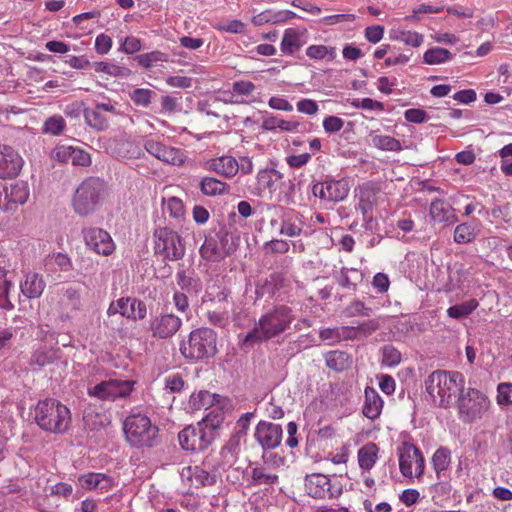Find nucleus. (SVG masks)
<instances>
[{
  "instance_id": "obj_1",
  "label": "nucleus",
  "mask_w": 512,
  "mask_h": 512,
  "mask_svg": "<svg viewBox=\"0 0 512 512\" xmlns=\"http://www.w3.org/2000/svg\"><path fill=\"white\" fill-rule=\"evenodd\" d=\"M466 380L459 371L435 370L425 379V391L431 403L443 409L451 408L465 390Z\"/></svg>"
},
{
  "instance_id": "obj_2",
  "label": "nucleus",
  "mask_w": 512,
  "mask_h": 512,
  "mask_svg": "<svg viewBox=\"0 0 512 512\" xmlns=\"http://www.w3.org/2000/svg\"><path fill=\"white\" fill-rule=\"evenodd\" d=\"M293 309L286 304L274 305L265 312L246 336L245 342H262L279 336L288 329L295 320Z\"/></svg>"
},
{
  "instance_id": "obj_3",
  "label": "nucleus",
  "mask_w": 512,
  "mask_h": 512,
  "mask_svg": "<svg viewBox=\"0 0 512 512\" xmlns=\"http://www.w3.org/2000/svg\"><path fill=\"white\" fill-rule=\"evenodd\" d=\"M34 419L42 430L54 434L65 433L72 422L70 409L54 398H46L37 402Z\"/></svg>"
},
{
  "instance_id": "obj_4",
  "label": "nucleus",
  "mask_w": 512,
  "mask_h": 512,
  "mask_svg": "<svg viewBox=\"0 0 512 512\" xmlns=\"http://www.w3.org/2000/svg\"><path fill=\"white\" fill-rule=\"evenodd\" d=\"M222 421L221 416L208 414L195 426L184 428L178 435L180 446L192 452L206 449L215 440Z\"/></svg>"
},
{
  "instance_id": "obj_5",
  "label": "nucleus",
  "mask_w": 512,
  "mask_h": 512,
  "mask_svg": "<svg viewBox=\"0 0 512 512\" xmlns=\"http://www.w3.org/2000/svg\"><path fill=\"white\" fill-rule=\"evenodd\" d=\"M107 197V186L99 177H87L72 196L73 211L82 217L94 213Z\"/></svg>"
},
{
  "instance_id": "obj_6",
  "label": "nucleus",
  "mask_w": 512,
  "mask_h": 512,
  "mask_svg": "<svg viewBox=\"0 0 512 512\" xmlns=\"http://www.w3.org/2000/svg\"><path fill=\"white\" fill-rule=\"evenodd\" d=\"M123 432L127 443L135 448H152L158 444L159 428L142 413H133L123 422Z\"/></svg>"
},
{
  "instance_id": "obj_7",
  "label": "nucleus",
  "mask_w": 512,
  "mask_h": 512,
  "mask_svg": "<svg viewBox=\"0 0 512 512\" xmlns=\"http://www.w3.org/2000/svg\"><path fill=\"white\" fill-rule=\"evenodd\" d=\"M180 351L186 359L193 361L212 358L217 353V334L210 328L201 327L190 332Z\"/></svg>"
},
{
  "instance_id": "obj_8",
  "label": "nucleus",
  "mask_w": 512,
  "mask_h": 512,
  "mask_svg": "<svg viewBox=\"0 0 512 512\" xmlns=\"http://www.w3.org/2000/svg\"><path fill=\"white\" fill-rule=\"evenodd\" d=\"M239 246V236L221 228L214 234H209L202 246L200 255L210 262H219L233 254Z\"/></svg>"
},
{
  "instance_id": "obj_9",
  "label": "nucleus",
  "mask_w": 512,
  "mask_h": 512,
  "mask_svg": "<svg viewBox=\"0 0 512 512\" xmlns=\"http://www.w3.org/2000/svg\"><path fill=\"white\" fill-rule=\"evenodd\" d=\"M454 405L457 408L459 419L464 423H472L481 419L489 410L490 400L479 389L465 387L464 392L458 395Z\"/></svg>"
},
{
  "instance_id": "obj_10",
  "label": "nucleus",
  "mask_w": 512,
  "mask_h": 512,
  "mask_svg": "<svg viewBox=\"0 0 512 512\" xmlns=\"http://www.w3.org/2000/svg\"><path fill=\"white\" fill-rule=\"evenodd\" d=\"M154 251L167 261H177L185 255V243L182 237L168 227H161L154 231Z\"/></svg>"
},
{
  "instance_id": "obj_11",
  "label": "nucleus",
  "mask_w": 512,
  "mask_h": 512,
  "mask_svg": "<svg viewBox=\"0 0 512 512\" xmlns=\"http://www.w3.org/2000/svg\"><path fill=\"white\" fill-rule=\"evenodd\" d=\"M399 469L407 478H420L424 474L425 459L419 448L410 442H403L398 447Z\"/></svg>"
},
{
  "instance_id": "obj_12",
  "label": "nucleus",
  "mask_w": 512,
  "mask_h": 512,
  "mask_svg": "<svg viewBox=\"0 0 512 512\" xmlns=\"http://www.w3.org/2000/svg\"><path fill=\"white\" fill-rule=\"evenodd\" d=\"M305 490L309 496L316 499H333L342 494L343 486L339 480H332L321 473H313L305 478Z\"/></svg>"
},
{
  "instance_id": "obj_13",
  "label": "nucleus",
  "mask_w": 512,
  "mask_h": 512,
  "mask_svg": "<svg viewBox=\"0 0 512 512\" xmlns=\"http://www.w3.org/2000/svg\"><path fill=\"white\" fill-rule=\"evenodd\" d=\"M135 381L109 379L89 388L88 393L103 401H115L127 398L134 390Z\"/></svg>"
},
{
  "instance_id": "obj_14",
  "label": "nucleus",
  "mask_w": 512,
  "mask_h": 512,
  "mask_svg": "<svg viewBox=\"0 0 512 512\" xmlns=\"http://www.w3.org/2000/svg\"><path fill=\"white\" fill-rule=\"evenodd\" d=\"M82 234L86 246L95 253L109 256L114 252L115 244L107 231L98 227H89L83 229Z\"/></svg>"
},
{
  "instance_id": "obj_15",
  "label": "nucleus",
  "mask_w": 512,
  "mask_h": 512,
  "mask_svg": "<svg viewBox=\"0 0 512 512\" xmlns=\"http://www.w3.org/2000/svg\"><path fill=\"white\" fill-rule=\"evenodd\" d=\"M108 315L121 314L131 320H142L147 315L146 304L133 297H122L113 301L108 310Z\"/></svg>"
},
{
  "instance_id": "obj_16",
  "label": "nucleus",
  "mask_w": 512,
  "mask_h": 512,
  "mask_svg": "<svg viewBox=\"0 0 512 512\" xmlns=\"http://www.w3.org/2000/svg\"><path fill=\"white\" fill-rule=\"evenodd\" d=\"M349 191L350 187L345 179L316 183L312 188L314 196L329 202L344 200L348 196Z\"/></svg>"
},
{
  "instance_id": "obj_17",
  "label": "nucleus",
  "mask_w": 512,
  "mask_h": 512,
  "mask_svg": "<svg viewBox=\"0 0 512 512\" xmlns=\"http://www.w3.org/2000/svg\"><path fill=\"white\" fill-rule=\"evenodd\" d=\"M182 320L173 313L160 314L150 321L151 335L157 339H168L175 335L181 328Z\"/></svg>"
},
{
  "instance_id": "obj_18",
  "label": "nucleus",
  "mask_w": 512,
  "mask_h": 512,
  "mask_svg": "<svg viewBox=\"0 0 512 512\" xmlns=\"http://www.w3.org/2000/svg\"><path fill=\"white\" fill-rule=\"evenodd\" d=\"M144 148L157 159L172 165L181 166L186 160V156L181 149L167 146L154 139L145 140Z\"/></svg>"
},
{
  "instance_id": "obj_19",
  "label": "nucleus",
  "mask_w": 512,
  "mask_h": 512,
  "mask_svg": "<svg viewBox=\"0 0 512 512\" xmlns=\"http://www.w3.org/2000/svg\"><path fill=\"white\" fill-rule=\"evenodd\" d=\"M283 430L279 424L260 421L255 430V439L263 449L278 447L282 441Z\"/></svg>"
},
{
  "instance_id": "obj_20",
  "label": "nucleus",
  "mask_w": 512,
  "mask_h": 512,
  "mask_svg": "<svg viewBox=\"0 0 512 512\" xmlns=\"http://www.w3.org/2000/svg\"><path fill=\"white\" fill-rule=\"evenodd\" d=\"M23 166V159L12 147L0 144V178L17 176Z\"/></svg>"
},
{
  "instance_id": "obj_21",
  "label": "nucleus",
  "mask_w": 512,
  "mask_h": 512,
  "mask_svg": "<svg viewBox=\"0 0 512 512\" xmlns=\"http://www.w3.org/2000/svg\"><path fill=\"white\" fill-rule=\"evenodd\" d=\"M379 189L371 183H365L359 187V201L356 209L360 210L363 221L372 222L373 210L378 202Z\"/></svg>"
},
{
  "instance_id": "obj_22",
  "label": "nucleus",
  "mask_w": 512,
  "mask_h": 512,
  "mask_svg": "<svg viewBox=\"0 0 512 512\" xmlns=\"http://www.w3.org/2000/svg\"><path fill=\"white\" fill-rule=\"evenodd\" d=\"M181 477L190 489H199L215 483V476L200 466L184 467Z\"/></svg>"
},
{
  "instance_id": "obj_23",
  "label": "nucleus",
  "mask_w": 512,
  "mask_h": 512,
  "mask_svg": "<svg viewBox=\"0 0 512 512\" xmlns=\"http://www.w3.org/2000/svg\"><path fill=\"white\" fill-rule=\"evenodd\" d=\"M3 192L5 194L4 210H12L26 203L29 197V186L27 182L15 181L3 186Z\"/></svg>"
},
{
  "instance_id": "obj_24",
  "label": "nucleus",
  "mask_w": 512,
  "mask_h": 512,
  "mask_svg": "<svg viewBox=\"0 0 512 512\" xmlns=\"http://www.w3.org/2000/svg\"><path fill=\"white\" fill-rule=\"evenodd\" d=\"M78 484L86 490H98L101 493L110 491L115 485L111 476L96 472L81 474L78 477Z\"/></svg>"
},
{
  "instance_id": "obj_25",
  "label": "nucleus",
  "mask_w": 512,
  "mask_h": 512,
  "mask_svg": "<svg viewBox=\"0 0 512 512\" xmlns=\"http://www.w3.org/2000/svg\"><path fill=\"white\" fill-rule=\"evenodd\" d=\"M307 29L288 28L284 31L280 43L281 51L286 55H292L306 44Z\"/></svg>"
},
{
  "instance_id": "obj_26",
  "label": "nucleus",
  "mask_w": 512,
  "mask_h": 512,
  "mask_svg": "<svg viewBox=\"0 0 512 512\" xmlns=\"http://www.w3.org/2000/svg\"><path fill=\"white\" fill-rule=\"evenodd\" d=\"M429 215L433 221L452 225L458 222L455 209L445 200L434 199L430 204Z\"/></svg>"
},
{
  "instance_id": "obj_27",
  "label": "nucleus",
  "mask_w": 512,
  "mask_h": 512,
  "mask_svg": "<svg viewBox=\"0 0 512 512\" xmlns=\"http://www.w3.org/2000/svg\"><path fill=\"white\" fill-rule=\"evenodd\" d=\"M46 287L43 276L36 272H28L24 276V280L20 283L21 293L27 299H36L41 297Z\"/></svg>"
},
{
  "instance_id": "obj_28",
  "label": "nucleus",
  "mask_w": 512,
  "mask_h": 512,
  "mask_svg": "<svg viewBox=\"0 0 512 512\" xmlns=\"http://www.w3.org/2000/svg\"><path fill=\"white\" fill-rule=\"evenodd\" d=\"M207 168L225 178H232L240 170V165L234 157L224 155L208 161Z\"/></svg>"
},
{
  "instance_id": "obj_29",
  "label": "nucleus",
  "mask_w": 512,
  "mask_h": 512,
  "mask_svg": "<svg viewBox=\"0 0 512 512\" xmlns=\"http://www.w3.org/2000/svg\"><path fill=\"white\" fill-rule=\"evenodd\" d=\"M383 400L379 393L372 387H366L364 391V403L362 413L370 420L377 419L383 409Z\"/></svg>"
},
{
  "instance_id": "obj_30",
  "label": "nucleus",
  "mask_w": 512,
  "mask_h": 512,
  "mask_svg": "<svg viewBox=\"0 0 512 512\" xmlns=\"http://www.w3.org/2000/svg\"><path fill=\"white\" fill-rule=\"evenodd\" d=\"M389 38L392 41H398L413 48L420 47L424 42L423 34L401 28L391 29L389 31Z\"/></svg>"
},
{
  "instance_id": "obj_31",
  "label": "nucleus",
  "mask_w": 512,
  "mask_h": 512,
  "mask_svg": "<svg viewBox=\"0 0 512 512\" xmlns=\"http://www.w3.org/2000/svg\"><path fill=\"white\" fill-rule=\"evenodd\" d=\"M199 189L205 196L215 197L229 193L230 186L214 177H204L199 183Z\"/></svg>"
},
{
  "instance_id": "obj_32",
  "label": "nucleus",
  "mask_w": 512,
  "mask_h": 512,
  "mask_svg": "<svg viewBox=\"0 0 512 512\" xmlns=\"http://www.w3.org/2000/svg\"><path fill=\"white\" fill-rule=\"evenodd\" d=\"M304 227V218L300 213H292L287 215L281 225L280 233L288 237H296L301 235Z\"/></svg>"
},
{
  "instance_id": "obj_33",
  "label": "nucleus",
  "mask_w": 512,
  "mask_h": 512,
  "mask_svg": "<svg viewBox=\"0 0 512 512\" xmlns=\"http://www.w3.org/2000/svg\"><path fill=\"white\" fill-rule=\"evenodd\" d=\"M379 448L375 443H367L358 450V464L362 470L369 471L375 465Z\"/></svg>"
},
{
  "instance_id": "obj_34",
  "label": "nucleus",
  "mask_w": 512,
  "mask_h": 512,
  "mask_svg": "<svg viewBox=\"0 0 512 512\" xmlns=\"http://www.w3.org/2000/svg\"><path fill=\"white\" fill-rule=\"evenodd\" d=\"M325 362L329 369L342 372L351 365V357L344 351H330L325 355Z\"/></svg>"
},
{
  "instance_id": "obj_35",
  "label": "nucleus",
  "mask_w": 512,
  "mask_h": 512,
  "mask_svg": "<svg viewBox=\"0 0 512 512\" xmlns=\"http://www.w3.org/2000/svg\"><path fill=\"white\" fill-rule=\"evenodd\" d=\"M282 179V174L275 169L261 170L257 174V183L260 189L270 192L277 189L278 183Z\"/></svg>"
},
{
  "instance_id": "obj_36",
  "label": "nucleus",
  "mask_w": 512,
  "mask_h": 512,
  "mask_svg": "<svg viewBox=\"0 0 512 512\" xmlns=\"http://www.w3.org/2000/svg\"><path fill=\"white\" fill-rule=\"evenodd\" d=\"M92 68L98 73H105L113 77L127 78L132 74V71L127 67L105 61L92 63Z\"/></svg>"
},
{
  "instance_id": "obj_37",
  "label": "nucleus",
  "mask_w": 512,
  "mask_h": 512,
  "mask_svg": "<svg viewBox=\"0 0 512 512\" xmlns=\"http://www.w3.org/2000/svg\"><path fill=\"white\" fill-rule=\"evenodd\" d=\"M60 304L63 309L76 311L81 306V291L80 289L69 286L62 290Z\"/></svg>"
},
{
  "instance_id": "obj_38",
  "label": "nucleus",
  "mask_w": 512,
  "mask_h": 512,
  "mask_svg": "<svg viewBox=\"0 0 512 512\" xmlns=\"http://www.w3.org/2000/svg\"><path fill=\"white\" fill-rule=\"evenodd\" d=\"M453 54L446 48L433 47L428 49L423 54V63L427 65H440L450 61Z\"/></svg>"
},
{
  "instance_id": "obj_39",
  "label": "nucleus",
  "mask_w": 512,
  "mask_h": 512,
  "mask_svg": "<svg viewBox=\"0 0 512 512\" xmlns=\"http://www.w3.org/2000/svg\"><path fill=\"white\" fill-rule=\"evenodd\" d=\"M432 466L438 478L451 464V452L446 447L438 448L432 456Z\"/></svg>"
},
{
  "instance_id": "obj_40",
  "label": "nucleus",
  "mask_w": 512,
  "mask_h": 512,
  "mask_svg": "<svg viewBox=\"0 0 512 512\" xmlns=\"http://www.w3.org/2000/svg\"><path fill=\"white\" fill-rule=\"evenodd\" d=\"M289 285V279L282 272H274L266 279L263 290L271 295H276Z\"/></svg>"
},
{
  "instance_id": "obj_41",
  "label": "nucleus",
  "mask_w": 512,
  "mask_h": 512,
  "mask_svg": "<svg viewBox=\"0 0 512 512\" xmlns=\"http://www.w3.org/2000/svg\"><path fill=\"white\" fill-rule=\"evenodd\" d=\"M306 55L310 59L331 62L337 57V50L335 47L326 45H310L306 48Z\"/></svg>"
},
{
  "instance_id": "obj_42",
  "label": "nucleus",
  "mask_w": 512,
  "mask_h": 512,
  "mask_svg": "<svg viewBox=\"0 0 512 512\" xmlns=\"http://www.w3.org/2000/svg\"><path fill=\"white\" fill-rule=\"evenodd\" d=\"M84 117L86 123L98 130V131H104L109 127V120L107 117H105L104 113L99 111L98 109L91 108V109H85L84 111Z\"/></svg>"
},
{
  "instance_id": "obj_43",
  "label": "nucleus",
  "mask_w": 512,
  "mask_h": 512,
  "mask_svg": "<svg viewBox=\"0 0 512 512\" xmlns=\"http://www.w3.org/2000/svg\"><path fill=\"white\" fill-rule=\"evenodd\" d=\"M372 145L382 151L400 152L403 149L398 139L388 135H374Z\"/></svg>"
},
{
  "instance_id": "obj_44",
  "label": "nucleus",
  "mask_w": 512,
  "mask_h": 512,
  "mask_svg": "<svg viewBox=\"0 0 512 512\" xmlns=\"http://www.w3.org/2000/svg\"><path fill=\"white\" fill-rule=\"evenodd\" d=\"M479 303L476 299H470L460 304L453 305L447 309L449 317L460 319L469 316L474 310L477 309Z\"/></svg>"
},
{
  "instance_id": "obj_45",
  "label": "nucleus",
  "mask_w": 512,
  "mask_h": 512,
  "mask_svg": "<svg viewBox=\"0 0 512 512\" xmlns=\"http://www.w3.org/2000/svg\"><path fill=\"white\" fill-rule=\"evenodd\" d=\"M477 237L475 228L468 223L458 224L454 229L453 239L457 244L473 242Z\"/></svg>"
},
{
  "instance_id": "obj_46",
  "label": "nucleus",
  "mask_w": 512,
  "mask_h": 512,
  "mask_svg": "<svg viewBox=\"0 0 512 512\" xmlns=\"http://www.w3.org/2000/svg\"><path fill=\"white\" fill-rule=\"evenodd\" d=\"M12 282L7 279V272L0 268V307L3 309H12L14 307L10 300L9 291Z\"/></svg>"
},
{
  "instance_id": "obj_47",
  "label": "nucleus",
  "mask_w": 512,
  "mask_h": 512,
  "mask_svg": "<svg viewBox=\"0 0 512 512\" xmlns=\"http://www.w3.org/2000/svg\"><path fill=\"white\" fill-rule=\"evenodd\" d=\"M66 127L65 119L61 115H53L48 117L42 127L45 134L53 136L61 135Z\"/></svg>"
},
{
  "instance_id": "obj_48",
  "label": "nucleus",
  "mask_w": 512,
  "mask_h": 512,
  "mask_svg": "<svg viewBox=\"0 0 512 512\" xmlns=\"http://www.w3.org/2000/svg\"><path fill=\"white\" fill-rule=\"evenodd\" d=\"M251 478L254 484H275L278 481L276 474L270 473L264 467H255L252 469Z\"/></svg>"
},
{
  "instance_id": "obj_49",
  "label": "nucleus",
  "mask_w": 512,
  "mask_h": 512,
  "mask_svg": "<svg viewBox=\"0 0 512 512\" xmlns=\"http://www.w3.org/2000/svg\"><path fill=\"white\" fill-rule=\"evenodd\" d=\"M371 309L367 307L361 300H353L343 310L345 317L351 318L356 316H368Z\"/></svg>"
},
{
  "instance_id": "obj_50",
  "label": "nucleus",
  "mask_w": 512,
  "mask_h": 512,
  "mask_svg": "<svg viewBox=\"0 0 512 512\" xmlns=\"http://www.w3.org/2000/svg\"><path fill=\"white\" fill-rule=\"evenodd\" d=\"M135 60L137 63L144 67V68H150L157 62L165 61V54L161 51H152L149 53H143L140 55H137L135 57Z\"/></svg>"
},
{
  "instance_id": "obj_51",
  "label": "nucleus",
  "mask_w": 512,
  "mask_h": 512,
  "mask_svg": "<svg viewBox=\"0 0 512 512\" xmlns=\"http://www.w3.org/2000/svg\"><path fill=\"white\" fill-rule=\"evenodd\" d=\"M154 92L150 89L137 88L130 93V98L137 106L148 107Z\"/></svg>"
},
{
  "instance_id": "obj_52",
  "label": "nucleus",
  "mask_w": 512,
  "mask_h": 512,
  "mask_svg": "<svg viewBox=\"0 0 512 512\" xmlns=\"http://www.w3.org/2000/svg\"><path fill=\"white\" fill-rule=\"evenodd\" d=\"M74 146L57 144L52 150L51 158L60 163H71Z\"/></svg>"
},
{
  "instance_id": "obj_53",
  "label": "nucleus",
  "mask_w": 512,
  "mask_h": 512,
  "mask_svg": "<svg viewBox=\"0 0 512 512\" xmlns=\"http://www.w3.org/2000/svg\"><path fill=\"white\" fill-rule=\"evenodd\" d=\"M47 261L48 263L56 265L58 269L63 272H68L72 269L71 258L67 254L61 252L48 255Z\"/></svg>"
},
{
  "instance_id": "obj_54",
  "label": "nucleus",
  "mask_w": 512,
  "mask_h": 512,
  "mask_svg": "<svg viewBox=\"0 0 512 512\" xmlns=\"http://www.w3.org/2000/svg\"><path fill=\"white\" fill-rule=\"evenodd\" d=\"M382 356V364L388 367L396 366L401 362V353L392 345L383 347Z\"/></svg>"
},
{
  "instance_id": "obj_55",
  "label": "nucleus",
  "mask_w": 512,
  "mask_h": 512,
  "mask_svg": "<svg viewBox=\"0 0 512 512\" xmlns=\"http://www.w3.org/2000/svg\"><path fill=\"white\" fill-rule=\"evenodd\" d=\"M166 209L173 218H182L185 214V206L183 201L177 197H170L166 202Z\"/></svg>"
},
{
  "instance_id": "obj_56",
  "label": "nucleus",
  "mask_w": 512,
  "mask_h": 512,
  "mask_svg": "<svg viewBox=\"0 0 512 512\" xmlns=\"http://www.w3.org/2000/svg\"><path fill=\"white\" fill-rule=\"evenodd\" d=\"M266 253L285 254L289 251L290 245L286 240L273 239L264 244Z\"/></svg>"
},
{
  "instance_id": "obj_57",
  "label": "nucleus",
  "mask_w": 512,
  "mask_h": 512,
  "mask_svg": "<svg viewBox=\"0 0 512 512\" xmlns=\"http://www.w3.org/2000/svg\"><path fill=\"white\" fill-rule=\"evenodd\" d=\"M214 28L220 32H228L232 34H241L245 31L246 25L240 20H231L227 23H218Z\"/></svg>"
},
{
  "instance_id": "obj_58",
  "label": "nucleus",
  "mask_w": 512,
  "mask_h": 512,
  "mask_svg": "<svg viewBox=\"0 0 512 512\" xmlns=\"http://www.w3.org/2000/svg\"><path fill=\"white\" fill-rule=\"evenodd\" d=\"M350 104L357 109H364V110H378L383 111L384 110V104L380 101L373 100L371 98H364V99H353L350 101Z\"/></svg>"
},
{
  "instance_id": "obj_59",
  "label": "nucleus",
  "mask_w": 512,
  "mask_h": 512,
  "mask_svg": "<svg viewBox=\"0 0 512 512\" xmlns=\"http://www.w3.org/2000/svg\"><path fill=\"white\" fill-rule=\"evenodd\" d=\"M497 403L499 405L512 404V383H500L497 387Z\"/></svg>"
},
{
  "instance_id": "obj_60",
  "label": "nucleus",
  "mask_w": 512,
  "mask_h": 512,
  "mask_svg": "<svg viewBox=\"0 0 512 512\" xmlns=\"http://www.w3.org/2000/svg\"><path fill=\"white\" fill-rule=\"evenodd\" d=\"M71 163L74 166H90L92 163L91 155L79 147H74L72 151Z\"/></svg>"
},
{
  "instance_id": "obj_61",
  "label": "nucleus",
  "mask_w": 512,
  "mask_h": 512,
  "mask_svg": "<svg viewBox=\"0 0 512 512\" xmlns=\"http://www.w3.org/2000/svg\"><path fill=\"white\" fill-rule=\"evenodd\" d=\"M141 49V40L135 36H127L121 41L120 50L126 54H134Z\"/></svg>"
},
{
  "instance_id": "obj_62",
  "label": "nucleus",
  "mask_w": 512,
  "mask_h": 512,
  "mask_svg": "<svg viewBox=\"0 0 512 512\" xmlns=\"http://www.w3.org/2000/svg\"><path fill=\"white\" fill-rule=\"evenodd\" d=\"M252 23L256 26H262L266 23H279V18L276 17L275 11L267 9L253 16Z\"/></svg>"
},
{
  "instance_id": "obj_63",
  "label": "nucleus",
  "mask_w": 512,
  "mask_h": 512,
  "mask_svg": "<svg viewBox=\"0 0 512 512\" xmlns=\"http://www.w3.org/2000/svg\"><path fill=\"white\" fill-rule=\"evenodd\" d=\"M256 89L254 83L250 81H235L232 84V93L240 96H250Z\"/></svg>"
},
{
  "instance_id": "obj_64",
  "label": "nucleus",
  "mask_w": 512,
  "mask_h": 512,
  "mask_svg": "<svg viewBox=\"0 0 512 512\" xmlns=\"http://www.w3.org/2000/svg\"><path fill=\"white\" fill-rule=\"evenodd\" d=\"M112 38L105 34H99L95 39V50L100 55L107 54L112 48Z\"/></svg>"
}]
</instances>
